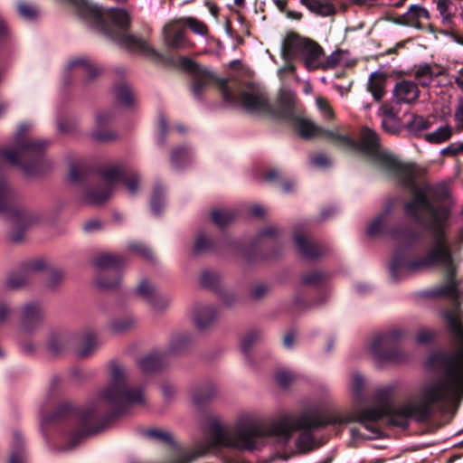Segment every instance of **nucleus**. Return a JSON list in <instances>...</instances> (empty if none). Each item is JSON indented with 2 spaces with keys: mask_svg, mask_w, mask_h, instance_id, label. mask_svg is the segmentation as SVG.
Wrapping results in <instances>:
<instances>
[{
  "mask_svg": "<svg viewBox=\"0 0 463 463\" xmlns=\"http://www.w3.org/2000/svg\"><path fill=\"white\" fill-rule=\"evenodd\" d=\"M276 381L282 388H287L294 380V375L288 371H279L276 373Z\"/></svg>",
  "mask_w": 463,
  "mask_h": 463,
  "instance_id": "nucleus-59",
  "label": "nucleus"
},
{
  "mask_svg": "<svg viewBox=\"0 0 463 463\" xmlns=\"http://www.w3.org/2000/svg\"><path fill=\"white\" fill-rule=\"evenodd\" d=\"M342 52L340 50L335 51L326 59L322 58V65L320 69L328 70L335 68L341 61Z\"/></svg>",
  "mask_w": 463,
  "mask_h": 463,
  "instance_id": "nucleus-53",
  "label": "nucleus"
},
{
  "mask_svg": "<svg viewBox=\"0 0 463 463\" xmlns=\"http://www.w3.org/2000/svg\"><path fill=\"white\" fill-rule=\"evenodd\" d=\"M178 64L184 71L191 76L190 90L196 99L203 100L207 89L214 85L220 90L224 101L228 103L236 101L234 93L229 87L228 79L219 78L215 72L206 67H202L198 62L188 57H180Z\"/></svg>",
  "mask_w": 463,
  "mask_h": 463,
  "instance_id": "nucleus-8",
  "label": "nucleus"
},
{
  "mask_svg": "<svg viewBox=\"0 0 463 463\" xmlns=\"http://www.w3.org/2000/svg\"><path fill=\"white\" fill-rule=\"evenodd\" d=\"M397 23L418 30L436 31L429 10L420 5H411L403 14L398 16Z\"/></svg>",
  "mask_w": 463,
  "mask_h": 463,
  "instance_id": "nucleus-13",
  "label": "nucleus"
},
{
  "mask_svg": "<svg viewBox=\"0 0 463 463\" xmlns=\"http://www.w3.org/2000/svg\"><path fill=\"white\" fill-rule=\"evenodd\" d=\"M167 354L162 352H152L138 360L137 364L142 372L155 373L167 364Z\"/></svg>",
  "mask_w": 463,
  "mask_h": 463,
  "instance_id": "nucleus-22",
  "label": "nucleus"
},
{
  "mask_svg": "<svg viewBox=\"0 0 463 463\" xmlns=\"http://www.w3.org/2000/svg\"><path fill=\"white\" fill-rule=\"evenodd\" d=\"M99 175L104 184L85 191L84 200L90 204H100L112 194L118 183L135 195L138 192L141 176L138 172L128 169L125 165L115 164L99 169Z\"/></svg>",
  "mask_w": 463,
  "mask_h": 463,
  "instance_id": "nucleus-7",
  "label": "nucleus"
},
{
  "mask_svg": "<svg viewBox=\"0 0 463 463\" xmlns=\"http://www.w3.org/2000/svg\"><path fill=\"white\" fill-rule=\"evenodd\" d=\"M216 317V312L212 307H198L194 315V320L197 328L203 330L213 324Z\"/></svg>",
  "mask_w": 463,
  "mask_h": 463,
  "instance_id": "nucleus-31",
  "label": "nucleus"
},
{
  "mask_svg": "<svg viewBox=\"0 0 463 463\" xmlns=\"http://www.w3.org/2000/svg\"><path fill=\"white\" fill-rule=\"evenodd\" d=\"M441 74L442 71L440 70L436 71L433 70L431 65L424 63L420 64L416 68L414 71V78L418 81L419 85L423 88H428L431 85L433 80Z\"/></svg>",
  "mask_w": 463,
  "mask_h": 463,
  "instance_id": "nucleus-29",
  "label": "nucleus"
},
{
  "mask_svg": "<svg viewBox=\"0 0 463 463\" xmlns=\"http://www.w3.org/2000/svg\"><path fill=\"white\" fill-rule=\"evenodd\" d=\"M429 233L430 241L426 253L414 260H407L401 254H396L391 263L390 273L392 279L397 281L420 270L436 267L444 269L447 283L431 289L429 296L447 298L451 300V307L442 309L439 314L458 347L453 353L432 354L429 357V364L446 366L449 369L455 368L463 372V322L459 301L460 291L456 279L458 262L449 240V224L437 227Z\"/></svg>",
  "mask_w": 463,
  "mask_h": 463,
  "instance_id": "nucleus-2",
  "label": "nucleus"
},
{
  "mask_svg": "<svg viewBox=\"0 0 463 463\" xmlns=\"http://www.w3.org/2000/svg\"><path fill=\"white\" fill-rule=\"evenodd\" d=\"M357 149L372 158L373 162L378 166L383 158L386 157L390 152L381 148V137L379 134L369 127H363L360 130L359 141H357Z\"/></svg>",
  "mask_w": 463,
  "mask_h": 463,
  "instance_id": "nucleus-12",
  "label": "nucleus"
},
{
  "mask_svg": "<svg viewBox=\"0 0 463 463\" xmlns=\"http://www.w3.org/2000/svg\"><path fill=\"white\" fill-rule=\"evenodd\" d=\"M137 324L133 316H127L123 318H118L111 323V328L115 333H125L132 329Z\"/></svg>",
  "mask_w": 463,
  "mask_h": 463,
  "instance_id": "nucleus-41",
  "label": "nucleus"
},
{
  "mask_svg": "<svg viewBox=\"0 0 463 463\" xmlns=\"http://www.w3.org/2000/svg\"><path fill=\"white\" fill-rule=\"evenodd\" d=\"M98 340L94 333L88 331L83 334L81 342L78 346L77 354L80 357L90 356L98 347Z\"/></svg>",
  "mask_w": 463,
  "mask_h": 463,
  "instance_id": "nucleus-33",
  "label": "nucleus"
},
{
  "mask_svg": "<svg viewBox=\"0 0 463 463\" xmlns=\"http://www.w3.org/2000/svg\"><path fill=\"white\" fill-rule=\"evenodd\" d=\"M127 260L124 256L112 253H100L93 259V264L99 269H112L118 270L125 265Z\"/></svg>",
  "mask_w": 463,
  "mask_h": 463,
  "instance_id": "nucleus-25",
  "label": "nucleus"
},
{
  "mask_svg": "<svg viewBox=\"0 0 463 463\" xmlns=\"http://www.w3.org/2000/svg\"><path fill=\"white\" fill-rule=\"evenodd\" d=\"M392 403L383 401L377 407L364 408L345 414L302 413L299 416L284 415L272 423L248 420L240 421L232 429H224L214 422L211 426L213 447L235 449L240 451L260 450L266 438H275L286 443L298 430H318L328 425L360 423L373 435L378 436L380 429L377 422L391 412Z\"/></svg>",
  "mask_w": 463,
  "mask_h": 463,
  "instance_id": "nucleus-1",
  "label": "nucleus"
},
{
  "mask_svg": "<svg viewBox=\"0 0 463 463\" xmlns=\"http://www.w3.org/2000/svg\"><path fill=\"white\" fill-rule=\"evenodd\" d=\"M386 80V76L383 72L374 71L370 74L367 90L377 102L381 101L385 94Z\"/></svg>",
  "mask_w": 463,
  "mask_h": 463,
  "instance_id": "nucleus-28",
  "label": "nucleus"
},
{
  "mask_svg": "<svg viewBox=\"0 0 463 463\" xmlns=\"http://www.w3.org/2000/svg\"><path fill=\"white\" fill-rule=\"evenodd\" d=\"M454 119L456 122L455 129L458 133L463 131V99L458 100L455 109Z\"/></svg>",
  "mask_w": 463,
  "mask_h": 463,
  "instance_id": "nucleus-58",
  "label": "nucleus"
},
{
  "mask_svg": "<svg viewBox=\"0 0 463 463\" xmlns=\"http://www.w3.org/2000/svg\"><path fill=\"white\" fill-rule=\"evenodd\" d=\"M460 154L463 155V143L459 142L451 143L449 146L440 151V155L443 156L454 157Z\"/></svg>",
  "mask_w": 463,
  "mask_h": 463,
  "instance_id": "nucleus-57",
  "label": "nucleus"
},
{
  "mask_svg": "<svg viewBox=\"0 0 463 463\" xmlns=\"http://www.w3.org/2000/svg\"><path fill=\"white\" fill-rule=\"evenodd\" d=\"M405 335L406 331L399 327L376 334L370 345L372 354L379 362L403 361L405 356L399 344Z\"/></svg>",
  "mask_w": 463,
  "mask_h": 463,
  "instance_id": "nucleus-9",
  "label": "nucleus"
},
{
  "mask_svg": "<svg viewBox=\"0 0 463 463\" xmlns=\"http://www.w3.org/2000/svg\"><path fill=\"white\" fill-rule=\"evenodd\" d=\"M453 136V128L447 124L439 127L435 131L424 135V140L430 144H441L449 141Z\"/></svg>",
  "mask_w": 463,
  "mask_h": 463,
  "instance_id": "nucleus-34",
  "label": "nucleus"
},
{
  "mask_svg": "<svg viewBox=\"0 0 463 463\" xmlns=\"http://www.w3.org/2000/svg\"><path fill=\"white\" fill-rule=\"evenodd\" d=\"M261 339V333L257 330L249 332L242 339L241 344V352L248 355L251 347Z\"/></svg>",
  "mask_w": 463,
  "mask_h": 463,
  "instance_id": "nucleus-45",
  "label": "nucleus"
},
{
  "mask_svg": "<svg viewBox=\"0 0 463 463\" xmlns=\"http://www.w3.org/2000/svg\"><path fill=\"white\" fill-rule=\"evenodd\" d=\"M114 96L118 104L124 107H131L134 105L135 98L131 88L122 83L114 88Z\"/></svg>",
  "mask_w": 463,
  "mask_h": 463,
  "instance_id": "nucleus-35",
  "label": "nucleus"
},
{
  "mask_svg": "<svg viewBox=\"0 0 463 463\" xmlns=\"http://www.w3.org/2000/svg\"><path fill=\"white\" fill-rule=\"evenodd\" d=\"M326 279V275L320 270H313L303 274L301 277V284L305 286H320Z\"/></svg>",
  "mask_w": 463,
  "mask_h": 463,
  "instance_id": "nucleus-43",
  "label": "nucleus"
},
{
  "mask_svg": "<svg viewBox=\"0 0 463 463\" xmlns=\"http://www.w3.org/2000/svg\"><path fill=\"white\" fill-rule=\"evenodd\" d=\"M295 243L299 252L308 260H315L326 253V249L320 244L315 243L300 233L294 235Z\"/></svg>",
  "mask_w": 463,
  "mask_h": 463,
  "instance_id": "nucleus-21",
  "label": "nucleus"
},
{
  "mask_svg": "<svg viewBox=\"0 0 463 463\" xmlns=\"http://www.w3.org/2000/svg\"><path fill=\"white\" fill-rule=\"evenodd\" d=\"M427 364L443 373L444 377L425 383L420 390L417 403L404 404L394 408L385 417L389 424L405 427L409 419L418 423H425L431 420L437 411L443 410L445 405L457 396L463 395V372L458 369H449L446 366Z\"/></svg>",
  "mask_w": 463,
  "mask_h": 463,
  "instance_id": "nucleus-4",
  "label": "nucleus"
},
{
  "mask_svg": "<svg viewBox=\"0 0 463 463\" xmlns=\"http://www.w3.org/2000/svg\"><path fill=\"white\" fill-rule=\"evenodd\" d=\"M213 247L212 241L208 240L203 234H199L196 237L194 245V251L195 253H202L208 250H211Z\"/></svg>",
  "mask_w": 463,
  "mask_h": 463,
  "instance_id": "nucleus-56",
  "label": "nucleus"
},
{
  "mask_svg": "<svg viewBox=\"0 0 463 463\" xmlns=\"http://www.w3.org/2000/svg\"><path fill=\"white\" fill-rule=\"evenodd\" d=\"M43 317V311L39 305L31 303L24 307L22 324L26 331L34 329L42 321Z\"/></svg>",
  "mask_w": 463,
  "mask_h": 463,
  "instance_id": "nucleus-24",
  "label": "nucleus"
},
{
  "mask_svg": "<svg viewBox=\"0 0 463 463\" xmlns=\"http://www.w3.org/2000/svg\"><path fill=\"white\" fill-rule=\"evenodd\" d=\"M136 292L150 304L155 303L156 298V288L146 279H143L139 283L136 288Z\"/></svg>",
  "mask_w": 463,
  "mask_h": 463,
  "instance_id": "nucleus-40",
  "label": "nucleus"
},
{
  "mask_svg": "<svg viewBox=\"0 0 463 463\" xmlns=\"http://www.w3.org/2000/svg\"><path fill=\"white\" fill-rule=\"evenodd\" d=\"M436 9L445 33L456 30V5L452 0H436Z\"/></svg>",
  "mask_w": 463,
  "mask_h": 463,
  "instance_id": "nucleus-17",
  "label": "nucleus"
},
{
  "mask_svg": "<svg viewBox=\"0 0 463 463\" xmlns=\"http://www.w3.org/2000/svg\"><path fill=\"white\" fill-rule=\"evenodd\" d=\"M310 12L321 15L331 16L335 14V7L333 4L322 0H299Z\"/></svg>",
  "mask_w": 463,
  "mask_h": 463,
  "instance_id": "nucleus-32",
  "label": "nucleus"
},
{
  "mask_svg": "<svg viewBox=\"0 0 463 463\" xmlns=\"http://www.w3.org/2000/svg\"><path fill=\"white\" fill-rule=\"evenodd\" d=\"M146 435L149 438H152L154 439L162 441L169 445L174 444V439L172 438L171 433L165 430L151 429L146 431Z\"/></svg>",
  "mask_w": 463,
  "mask_h": 463,
  "instance_id": "nucleus-49",
  "label": "nucleus"
},
{
  "mask_svg": "<svg viewBox=\"0 0 463 463\" xmlns=\"http://www.w3.org/2000/svg\"><path fill=\"white\" fill-rule=\"evenodd\" d=\"M77 14L109 40L130 52L156 59V50L146 40L128 33L129 14L123 9L111 8L106 13L87 0H66Z\"/></svg>",
  "mask_w": 463,
  "mask_h": 463,
  "instance_id": "nucleus-6",
  "label": "nucleus"
},
{
  "mask_svg": "<svg viewBox=\"0 0 463 463\" xmlns=\"http://www.w3.org/2000/svg\"><path fill=\"white\" fill-rule=\"evenodd\" d=\"M46 266V262L41 259L24 263L19 270L9 274L6 287L11 289L20 288L32 279L34 272L44 269Z\"/></svg>",
  "mask_w": 463,
  "mask_h": 463,
  "instance_id": "nucleus-14",
  "label": "nucleus"
},
{
  "mask_svg": "<svg viewBox=\"0 0 463 463\" xmlns=\"http://www.w3.org/2000/svg\"><path fill=\"white\" fill-rule=\"evenodd\" d=\"M165 42L167 46L171 48H179L184 44V32L182 29L170 27L165 28Z\"/></svg>",
  "mask_w": 463,
  "mask_h": 463,
  "instance_id": "nucleus-38",
  "label": "nucleus"
},
{
  "mask_svg": "<svg viewBox=\"0 0 463 463\" xmlns=\"http://www.w3.org/2000/svg\"><path fill=\"white\" fill-rule=\"evenodd\" d=\"M300 56H302L307 70H318L322 65L324 50L317 42L311 40Z\"/></svg>",
  "mask_w": 463,
  "mask_h": 463,
  "instance_id": "nucleus-20",
  "label": "nucleus"
},
{
  "mask_svg": "<svg viewBox=\"0 0 463 463\" xmlns=\"http://www.w3.org/2000/svg\"><path fill=\"white\" fill-rule=\"evenodd\" d=\"M234 98L236 101L232 104L241 106L248 113L269 116L270 112V101L264 90H241L238 96L234 94Z\"/></svg>",
  "mask_w": 463,
  "mask_h": 463,
  "instance_id": "nucleus-11",
  "label": "nucleus"
},
{
  "mask_svg": "<svg viewBox=\"0 0 463 463\" xmlns=\"http://www.w3.org/2000/svg\"><path fill=\"white\" fill-rule=\"evenodd\" d=\"M392 94L397 104H411L419 99L420 90L417 83L402 80L395 83Z\"/></svg>",
  "mask_w": 463,
  "mask_h": 463,
  "instance_id": "nucleus-16",
  "label": "nucleus"
},
{
  "mask_svg": "<svg viewBox=\"0 0 463 463\" xmlns=\"http://www.w3.org/2000/svg\"><path fill=\"white\" fill-rule=\"evenodd\" d=\"M75 408L68 402L59 403L53 413L46 414L43 411H42V423L43 425L57 423L60 420L66 419L72 413H75Z\"/></svg>",
  "mask_w": 463,
  "mask_h": 463,
  "instance_id": "nucleus-27",
  "label": "nucleus"
},
{
  "mask_svg": "<svg viewBox=\"0 0 463 463\" xmlns=\"http://www.w3.org/2000/svg\"><path fill=\"white\" fill-rule=\"evenodd\" d=\"M17 11L19 14L25 19H33L37 16L35 7L25 2L18 3Z\"/></svg>",
  "mask_w": 463,
  "mask_h": 463,
  "instance_id": "nucleus-55",
  "label": "nucleus"
},
{
  "mask_svg": "<svg viewBox=\"0 0 463 463\" xmlns=\"http://www.w3.org/2000/svg\"><path fill=\"white\" fill-rule=\"evenodd\" d=\"M67 345V337L62 334H53L48 341V349L53 354H60Z\"/></svg>",
  "mask_w": 463,
  "mask_h": 463,
  "instance_id": "nucleus-44",
  "label": "nucleus"
},
{
  "mask_svg": "<svg viewBox=\"0 0 463 463\" xmlns=\"http://www.w3.org/2000/svg\"><path fill=\"white\" fill-rule=\"evenodd\" d=\"M109 276L108 271H104L96 280V284L99 288L103 289H112L115 288L120 282V277L118 274L114 275L113 279H108L107 277Z\"/></svg>",
  "mask_w": 463,
  "mask_h": 463,
  "instance_id": "nucleus-48",
  "label": "nucleus"
},
{
  "mask_svg": "<svg viewBox=\"0 0 463 463\" xmlns=\"http://www.w3.org/2000/svg\"><path fill=\"white\" fill-rule=\"evenodd\" d=\"M304 113V107L298 102L296 94L290 90H280L276 104L270 103L269 116L284 119L293 120L298 115Z\"/></svg>",
  "mask_w": 463,
  "mask_h": 463,
  "instance_id": "nucleus-10",
  "label": "nucleus"
},
{
  "mask_svg": "<svg viewBox=\"0 0 463 463\" xmlns=\"http://www.w3.org/2000/svg\"><path fill=\"white\" fill-rule=\"evenodd\" d=\"M431 122L420 115H412L411 118L406 124V128L410 133L419 136L422 131L429 129Z\"/></svg>",
  "mask_w": 463,
  "mask_h": 463,
  "instance_id": "nucleus-37",
  "label": "nucleus"
},
{
  "mask_svg": "<svg viewBox=\"0 0 463 463\" xmlns=\"http://www.w3.org/2000/svg\"><path fill=\"white\" fill-rule=\"evenodd\" d=\"M388 213H389V210L379 214L376 218H374L372 221V222L368 225L367 230H366V232L369 236H376L382 232L384 221H385Z\"/></svg>",
  "mask_w": 463,
  "mask_h": 463,
  "instance_id": "nucleus-47",
  "label": "nucleus"
},
{
  "mask_svg": "<svg viewBox=\"0 0 463 463\" xmlns=\"http://www.w3.org/2000/svg\"><path fill=\"white\" fill-rule=\"evenodd\" d=\"M151 208L155 214H159L163 208V190L156 186L151 198Z\"/></svg>",
  "mask_w": 463,
  "mask_h": 463,
  "instance_id": "nucleus-52",
  "label": "nucleus"
},
{
  "mask_svg": "<svg viewBox=\"0 0 463 463\" xmlns=\"http://www.w3.org/2000/svg\"><path fill=\"white\" fill-rule=\"evenodd\" d=\"M311 39L306 38L295 32L287 34L282 43L281 53L285 61H290L298 55H301Z\"/></svg>",
  "mask_w": 463,
  "mask_h": 463,
  "instance_id": "nucleus-15",
  "label": "nucleus"
},
{
  "mask_svg": "<svg viewBox=\"0 0 463 463\" xmlns=\"http://www.w3.org/2000/svg\"><path fill=\"white\" fill-rule=\"evenodd\" d=\"M237 211L233 209H217L212 213V220L214 224L223 228L237 217Z\"/></svg>",
  "mask_w": 463,
  "mask_h": 463,
  "instance_id": "nucleus-36",
  "label": "nucleus"
},
{
  "mask_svg": "<svg viewBox=\"0 0 463 463\" xmlns=\"http://www.w3.org/2000/svg\"><path fill=\"white\" fill-rule=\"evenodd\" d=\"M201 285L204 288L214 289L219 283V276L212 271L205 270L200 277Z\"/></svg>",
  "mask_w": 463,
  "mask_h": 463,
  "instance_id": "nucleus-50",
  "label": "nucleus"
},
{
  "mask_svg": "<svg viewBox=\"0 0 463 463\" xmlns=\"http://www.w3.org/2000/svg\"><path fill=\"white\" fill-rule=\"evenodd\" d=\"M436 336V334L432 330L421 328L417 332L416 340L419 344H429Z\"/></svg>",
  "mask_w": 463,
  "mask_h": 463,
  "instance_id": "nucleus-60",
  "label": "nucleus"
},
{
  "mask_svg": "<svg viewBox=\"0 0 463 463\" xmlns=\"http://www.w3.org/2000/svg\"><path fill=\"white\" fill-rule=\"evenodd\" d=\"M145 404L142 389L128 384L125 369L118 364H110V379L94 401L84 410L77 411L78 428L70 435V449L82 439L101 430L114 418L126 413L135 405Z\"/></svg>",
  "mask_w": 463,
  "mask_h": 463,
  "instance_id": "nucleus-3",
  "label": "nucleus"
},
{
  "mask_svg": "<svg viewBox=\"0 0 463 463\" xmlns=\"http://www.w3.org/2000/svg\"><path fill=\"white\" fill-rule=\"evenodd\" d=\"M128 250L129 252L143 258L146 260L152 261L153 260V252L152 250L144 243L139 241H132L128 245Z\"/></svg>",
  "mask_w": 463,
  "mask_h": 463,
  "instance_id": "nucleus-42",
  "label": "nucleus"
},
{
  "mask_svg": "<svg viewBox=\"0 0 463 463\" xmlns=\"http://www.w3.org/2000/svg\"><path fill=\"white\" fill-rule=\"evenodd\" d=\"M290 122L293 123L295 131L303 139L309 140L315 137H323L325 128L317 126L311 119L298 115Z\"/></svg>",
  "mask_w": 463,
  "mask_h": 463,
  "instance_id": "nucleus-18",
  "label": "nucleus"
},
{
  "mask_svg": "<svg viewBox=\"0 0 463 463\" xmlns=\"http://www.w3.org/2000/svg\"><path fill=\"white\" fill-rule=\"evenodd\" d=\"M377 167L393 177L399 185L412 192V198L404 204V212L408 217L420 222V211L426 212L428 219L424 222V228L428 232L449 224L450 208L444 204L434 205L430 202L426 191L417 184L419 171L414 163L402 162L390 153Z\"/></svg>",
  "mask_w": 463,
  "mask_h": 463,
  "instance_id": "nucleus-5",
  "label": "nucleus"
},
{
  "mask_svg": "<svg viewBox=\"0 0 463 463\" xmlns=\"http://www.w3.org/2000/svg\"><path fill=\"white\" fill-rule=\"evenodd\" d=\"M69 69L76 70V73L86 76L88 80L95 79L99 74V70L88 58H77L69 62Z\"/></svg>",
  "mask_w": 463,
  "mask_h": 463,
  "instance_id": "nucleus-26",
  "label": "nucleus"
},
{
  "mask_svg": "<svg viewBox=\"0 0 463 463\" xmlns=\"http://www.w3.org/2000/svg\"><path fill=\"white\" fill-rule=\"evenodd\" d=\"M216 392L213 385H208L204 390H200L193 393V402L195 405L201 406L206 402L209 399L214 396Z\"/></svg>",
  "mask_w": 463,
  "mask_h": 463,
  "instance_id": "nucleus-46",
  "label": "nucleus"
},
{
  "mask_svg": "<svg viewBox=\"0 0 463 463\" xmlns=\"http://www.w3.org/2000/svg\"><path fill=\"white\" fill-rule=\"evenodd\" d=\"M189 157V150L187 147H177L172 151L171 163L175 166L183 165Z\"/></svg>",
  "mask_w": 463,
  "mask_h": 463,
  "instance_id": "nucleus-51",
  "label": "nucleus"
},
{
  "mask_svg": "<svg viewBox=\"0 0 463 463\" xmlns=\"http://www.w3.org/2000/svg\"><path fill=\"white\" fill-rule=\"evenodd\" d=\"M12 315V309L5 303H0V328L3 327Z\"/></svg>",
  "mask_w": 463,
  "mask_h": 463,
  "instance_id": "nucleus-63",
  "label": "nucleus"
},
{
  "mask_svg": "<svg viewBox=\"0 0 463 463\" xmlns=\"http://www.w3.org/2000/svg\"><path fill=\"white\" fill-rule=\"evenodd\" d=\"M311 163L315 166H317L320 168H325V167H328L331 165V160L329 159V157L326 155H325L323 153H319V154L315 155L311 158Z\"/></svg>",
  "mask_w": 463,
  "mask_h": 463,
  "instance_id": "nucleus-61",
  "label": "nucleus"
},
{
  "mask_svg": "<svg viewBox=\"0 0 463 463\" xmlns=\"http://www.w3.org/2000/svg\"><path fill=\"white\" fill-rule=\"evenodd\" d=\"M102 228V223L98 219H91L87 221L83 225V230L86 232H93L95 231H99Z\"/></svg>",
  "mask_w": 463,
  "mask_h": 463,
  "instance_id": "nucleus-64",
  "label": "nucleus"
},
{
  "mask_svg": "<svg viewBox=\"0 0 463 463\" xmlns=\"http://www.w3.org/2000/svg\"><path fill=\"white\" fill-rule=\"evenodd\" d=\"M316 102L326 119L331 120L335 118V112L326 98L318 97Z\"/></svg>",
  "mask_w": 463,
  "mask_h": 463,
  "instance_id": "nucleus-54",
  "label": "nucleus"
},
{
  "mask_svg": "<svg viewBox=\"0 0 463 463\" xmlns=\"http://www.w3.org/2000/svg\"><path fill=\"white\" fill-rule=\"evenodd\" d=\"M189 26L194 33L202 34V35L206 34V33L208 31V28L204 23H203L197 19H194V18L190 19Z\"/></svg>",
  "mask_w": 463,
  "mask_h": 463,
  "instance_id": "nucleus-62",
  "label": "nucleus"
},
{
  "mask_svg": "<svg viewBox=\"0 0 463 463\" xmlns=\"http://www.w3.org/2000/svg\"><path fill=\"white\" fill-rule=\"evenodd\" d=\"M323 132L324 134L322 138L327 140L336 147L347 151H356L358 145L357 141L348 134L341 133L338 128L335 129L325 128V131Z\"/></svg>",
  "mask_w": 463,
  "mask_h": 463,
  "instance_id": "nucleus-19",
  "label": "nucleus"
},
{
  "mask_svg": "<svg viewBox=\"0 0 463 463\" xmlns=\"http://www.w3.org/2000/svg\"><path fill=\"white\" fill-rule=\"evenodd\" d=\"M110 115L108 113H99L96 117V129L92 133V137L95 140L99 142H109L117 139V134L107 129L106 126L110 121Z\"/></svg>",
  "mask_w": 463,
  "mask_h": 463,
  "instance_id": "nucleus-23",
  "label": "nucleus"
},
{
  "mask_svg": "<svg viewBox=\"0 0 463 463\" xmlns=\"http://www.w3.org/2000/svg\"><path fill=\"white\" fill-rule=\"evenodd\" d=\"M380 114L383 117V128L388 133L395 134L396 128H389V123H393L395 119H398V112L391 105L383 104L380 109Z\"/></svg>",
  "mask_w": 463,
  "mask_h": 463,
  "instance_id": "nucleus-39",
  "label": "nucleus"
},
{
  "mask_svg": "<svg viewBox=\"0 0 463 463\" xmlns=\"http://www.w3.org/2000/svg\"><path fill=\"white\" fill-rule=\"evenodd\" d=\"M27 457L23 438L17 431L14 432L8 463H26Z\"/></svg>",
  "mask_w": 463,
  "mask_h": 463,
  "instance_id": "nucleus-30",
  "label": "nucleus"
}]
</instances>
